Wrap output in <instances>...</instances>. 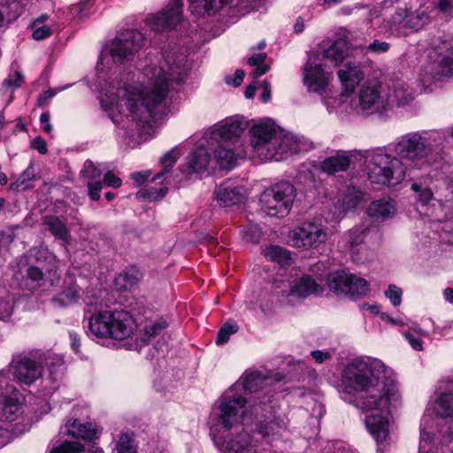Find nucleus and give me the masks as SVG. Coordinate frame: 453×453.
Listing matches in <instances>:
<instances>
[{
  "mask_svg": "<svg viewBox=\"0 0 453 453\" xmlns=\"http://www.w3.org/2000/svg\"><path fill=\"white\" fill-rule=\"evenodd\" d=\"M189 66L185 51L181 49L164 50L161 57L150 59L143 68L147 79L144 87L109 89L102 108L112 122L123 128L150 125L155 116L165 106L167 94L173 85H180L188 75Z\"/></svg>",
  "mask_w": 453,
  "mask_h": 453,
  "instance_id": "1",
  "label": "nucleus"
},
{
  "mask_svg": "<svg viewBox=\"0 0 453 453\" xmlns=\"http://www.w3.org/2000/svg\"><path fill=\"white\" fill-rule=\"evenodd\" d=\"M342 382L348 392H359L357 406L372 411L365 419L366 429L377 444L389 435L390 416L401 405L396 383L386 377V366L380 360L355 359L344 368Z\"/></svg>",
  "mask_w": 453,
  "mask_h": 453,
  "instance_id": "2",
  "label": "nucleus"
},
{
  "mask_svg": "<svg viewBox=\"0 0 453 453\" xmlns=\"http://www.w3.org/2000/svg\"><path fill=\"white\" fill-rule=\"evenodd\" d=\"M243 407L244 401L238 395L222 396L219 400L215 443L228 453H260L259 439L243 426L242 421L248 418Z\"/></svg>",
  "mask_w": 453,
  "mask_h": 453,
  "instance_id": "3",
  "label": "nucleus"
},
{
  "mask_svg": "<svg viewBox=\"0 0 453 453\" xmlns=\"http://www.w3.org/2000/svg\"><path fill=\"white\" fill-rule=\"evenodd\" d=\"M265 0H230L233 5L242 11L256 9ZM189 9L197 15H211L220 10L229 0H188ZM183 4L181 0H170L169 4L157 13L146 19L147 27L157 33L175 30L183 20Z\"/></svg>",
  "mask_w": 453,
  "mask_h": 453,
  "instance_id": "4",
  "label": "nucleus"
},
{
  "mask_svg": "<svg viewBox=\"0 0 453 453\" xmlns=\"http://www.w3.org/2000/svg\"><path fill=\"white\" fill-rule=\"evenodd\" d=\"M83 324L87 334L100 339L122 341L133 334L134 320L124 310H104L93 313L86 310Z\"/></svg>",
  "mask_w": 453,
  "mask_h": 453,
  "instance_id": "5",
  "label": "nucleus"
},
{
  "mask_svg": "<svg viewBox=\"0 0 453 453\" xmlns=\"http://www.w3.org/2000/svg\"><path fill=\"white\" fill-rule=\"evenodd\" d=\"M144 42L143 34L137 29L119 32L102 50L96 66L98 79H104L102 74L111 70L112 64L126 65L132 61L143 47Z\"/></svg>",
  "mask_w": 453,
  "mask_h": 453,
  "instance_id": "6",
  "label": "nucleus"
},
{
  "mask_svg": "<svg viewBox=\"0 0 453 453\" xmlns=\"http://www.w3.org/2000/svg\"><path fill=\"white\" fill-rule=\"evenodd\" d=\"M369 165L368 177L372 183L395 186L405 177L406 167L397 157L386 148H374L363 154Z\"/></svg>",
  "mask_w": 453,
  "mask_h": 453,
  "instance_id": "7",
  "label": "nucleus"
},
{
  "mask_svg": "<svg viewBox=\"0 0 453 453\" xmlns=\"http://www.w3.org/2000/svg\"><path fill=\"white\" fill-rule=\"evenodd\" d=\"M283 378L278 372L247 371L223 396H241L244 401L243 410L248 412L250 403L258 395L260 400H266V397H264L265 395L273 400V384L282 380Z\"/></svg>",
  "mask_w": 453,
  "mask_h": 453,
  "instance_id": "8",
  "label": "nucleus"
},
{
  "mask_svg": "<svg viewBox=\"0 0 453 453\" xmlns=\"http://www.w3.org/2000/svg\"><path fill=\"white\" fill-rule=\"evenodd\" d=\"M433 7L423 3L417 8H397L384 22V27L395 36H406L408 33H418L433 21Z\"/></svg>",
  "mask_w": 453,
  "mask_h": 453,
  "instance_id": "9",
  "label": "nucleus"
},
{
  "mask_svg": "<svg viewBox=\"0 0 453 453\" xmlns=\"http://www.w3.org/2000/svg\"><path fill=\"white\" fill-rule=\"evenodd\" d=\"M264 397L266 400H260L258 395L250 403L248 416L256 419L257 434L271 441L287 430L288 422L277 415L274 401L266 395Z\"/></svg>",
  "mask_w": 453,
  "mask_h": 453,
  "instance_id": "10",
  "label": "nucleus"
},
{
  "mask_svg": "<svg viewBox=\"0 0 453 453\" xmlns=\"http://www.w3.org/2000/svg\"><path fill=\"white\" fill-rule=\"evenodd\" d=\"M429 61L422 67L420 79L424 84L444 81L453 73V41L438 38L429 53Z\"/></svg>",
  "mask_w": 453,
  "mask_h": 453,
  "instance_id": "11",
  "label": "nucleus"
},
{
  "mask_svg": "<svg viewBox=\"0 0 453 453\" xmlns=\"http://www.w3.org/2000/svg\"><path fill=\"white\" fill-rule=\"evenodd\" d=\"M20 394L10 383L5 372H0V432L10 441L16 434L14 422L21 414Z\"/></svg>",
  "mask_w": 453,
  "mask_h": 453,
  "instance_id": "12",
  "label": "nucleus"
},
{
  "mask_svg": "<svg viewBox=\"0 0 453 453\" xmlns=\"http://www.w3.org/2000/svg\"><path fill=\"white\" fill-rule=\"evenodd\" d=\"M296 195V188L288 181H281L266 188L260 195L261 209L269 216H287Z\"/></svg>",
  "mask_w": 453,
  "mask_h": 453,
  "instance_id": "13",
  "label": "nucleus"
},
{
  "mask_svg": "<svg viewBox=\"0 0 453 453\" xmlns=\"http://www.w3.org/2000/svg\"><path fill=\"white\" fill-rule=\"evenodd\" d=\"M394 151L400 159H406L419 167L431 166L430 147L424 132H410L394 143Z\"/></svg>",
  "mask_w": 453,
  "mask_h": 453,
  "instance_id": "14",
  "label": "nucleus"
},
{
  "mask_svg": "<svg viewBox=\"0 0 453 453\" xmlns=\"http://www.w3.org/2000/svg\"><path fill=\"white\" fill-rule=\"evenodd\" d=\"M350 110L363 115L375 112L383 114L388 111V102L378 81H368L360 88L357 97L350 100Z\"/></svg>",
  "mask_w": 453,
  "mask_h": 453,
  "instance_id": "15",
  "label": "nucleus"
},
{
  "mask_svg": "<svg viewBox=\"0 0 453 453\" xmlns=\"http://www.w3.org/2000/svg\"><path fill=\"white\" fill-rule=\"evenodd\" d=\"M50 355L44 354L38 359H33L27 356L14 357L11 368L14 378L22 385L30 386L40 379L43 373L44 366L51 365L49 362Z\"/></svg>",
  "mask_w": 453,
  "mask_h": 453,
  "instance_id": "16",
  "label": "nucleus"
},
{
  "mask_svg": "<svg viewBox=\"0 0 453 453\" xmlns=\"http://www.w3.org/2000/svg\"><path fill=\"white\" fill-rule=\"evenodd\" d=\"M327 284L331 291L340 296L357 298L369 291L368 282L354 274L337 271L329 274Z\"/></svg>",
  "mask_w": 453,
  "mask_h": 453,
  "instance_id": "17",
  "label": "nucleus"
},
{
  "mask_svg": "<svg viewBox=\"0 0 453 453\" xmlns=\"http://www.w3.org/2000/svg\"><path fill=\"white\" fill-rule=\"evenodd\" d=\"M327 238V227L317 221H306L289 233V241L296 248H317Z\"/></svg>",
  "mask_w": 453,
  "mask_h": 453,
  "instance_id": "18",
  "label": "nucleus"
},
{
  "mask_svg": "<svg viewBox=\"0 0 453 453\" xmlns=\"http://www.w3.org/2000/svg\"><path fill=\"white\" fill-rule=\"evenodd\" d=\"M249 127V120L240 115L226 118L218 123L210 133V140L213 142H231L237 145L240 137Z\"/></svg>",
  "mask_w": 453,
  "mask_h": 453,
  "instance_id": "19",
  "label": "nucleus"
},
{
  "mask_svg": "<svg viewBox=\"0 0 453 453\" xmlns=\"http://www.w3.org/2000/svg\"><path fill=\"white\" fill-rule=\"evenodd\" d=\"M276 133L274 125L267 121H259L250 127L249 135L253 157L263 160L268 155V149L272 147V142H275Z\"/></svg>",
  "mask_w": 453,
  "mask_h": 453,
  "instance_id": "20",
  "label": "nucleus"
},
{
  "mask_svg": "<svg viewBox=\"0 0 453 453\" xmlns=\"http://www.w3.org/2000/svg\"><path fill=\"white\" fill-rule=\"evenodd\" d=\"M273 288L276 296L283 297L292 296L306 297L311 295H319L323 291V287L310 275L297 278L293 283L275 281Z\"/></svg>",
  "mask_w": 453,
  "mask_h": 453,
  "instance_id": "21",
  "label": "nucleus"
},
{
  "mask_svg": "<svg viewBox=\"0 0 453 453\" xmlns=\"http://www.w3.org/2000/svg\"><path fill=\"white\" fill-rule=\"evenodd\" d=\"M273 141L275 142H272V147L268 149V155L265 156L263 161H280L306 150L304 142L292 134H282L277 132Z\"/></svg>",
  "mask_w": 453,
  "mask_h": 453,
  "instance_id": "22",
  "label": "nucleus"
},
{
  "mask_svg": "<svg viewBox=\"0 0 453 453\" xmlns=\"http://www.w3.org/2000/svg\"><path fill=\"white\" fill-rule=\"evenodd\" d=\"M330 76L315 58H309L303 65V81L309 92L323 96L327 91Z\"/></svg>",
  "mask_w": 453,
  "mask_h": 453,
  "instance_id": "23",
  "label": "nucleus"
},
{
  "mask_svg": "<svg viewBox=\"0 0 453 453\" xmlns=\"http://www.w3.org/2000/svg\"><path fill=\"white\" fill-rule=\"evenodd\" d=\"M213 196L218 206L226 208L242 203L245 198V191L242 187L226 180L215 188Z\"/></svg>",
  "mask_w": 453,
  "mask_h": 453,
  "instance_id": "24",
  "label": "nucleus"
},
{
  "mask_svg": "<svg viewBox=\"0 0 453 453\" xmlns=\"http://www.w3.org/2000/svg\"><path fill=\"white\" fill-rule=\"evenodd\" d=\"M342 87L347 95L353 94L356 87L364 79V72L358 63L347 61L337 72Z\"/></svg>",
  "mask_w": 453,
  "mask_h": 453,
  "instance_id": "25",
  "label": "nucleus"
},
{
  "mask_svg": "<svg viewBox=\"0 0 453 453\" xmlns=\"http://www.w3.org/2000/svg\"><path fill=\"white\" fill-rule=\"evenodd\" d=\"M438 394L434 411L435 414L441 418L451 417L453 414V383L450 379L441 380L438 386Z\"/></svg>",
  "mask_w": 453,
  "mask_h": 453,
  "instance_id": "26",
  "label": "nucleus"
},
{
  "mask_svg": "<svg viewBox=\"0 0 453 453\" xmlns=\"http://www.w3.org/2000/svg\"><path fill=\"white\" fill-rule=\"evenodd\" d=\"M397 212L396 203L389 197L372 201L368 208V216L375 222H384L393 219Z\"/></svg>",
  "mask_w": 453,
  "mask_h": 453,
  "instance_id": "27",
  "label": "nucleus"
},
{
  "mask_svg": "<svg viewBox=\"0 0 453 453\" xmlns=\"http://www.w3.org/2000/svg\"><path fill=\"white\" fill-rule=\"evenodd\" d=\"M368 231L369 228L364 226L354 227L345 234L340 242L342 244V248L351 254L354 260H361L357 255Z\"/></svg>",
  "mask_w": 453,
  "mask_h": 453,
  "instance_id": "28",
  "label": "nucleus"
},
{
  "mask_svg": "<svg viewBox=\"0 0 453 453\" xmlns=\"http://www.w3.org/2000/svg\"><path fill=\"white\" fill-rule=\"evenodd\" d=\"M388 111L394 107H404L413 100L412 90L404 83H395L386 96Z\"/></svg>",
  "mask_w": 453,
  "mask_h": 453,
  "instance_id": "29",
  "label": "nucleus"
},
{
  "mask_svg": "<svg viewBox=\"0 0 453 453\" xmlns=\"http://www.w3.org/2000/svg\"><path fill=\"white\" fill-rule=\"evenodd\" d=\"M209 145L214 146V157L220 167L231 168L237 158L238 153L236 152V146L232 145L231 142H208Z\"/></svg>",
  "mask_w": 453,
  "mask_h": 453,
  "instance_id": "30",
  "label": "nucleus"
},
{
  "mask_svg": "<svg viewBox=\"0 0 453 453\" xmlns=\"http://www.w3.org/2000/svg\"><path fill=\"white\" fill-rule=\"evenodd\" d=\"M351 152L340 150L335 155L326 157L321 162V170L327 174H334L349 168Z\"/></svg>",
  "mask_w": 453,
  "mask_h": 453,
  "instance_id": "31",
  "label": "nucleus"
},
{
  "mask_svg": "<svg viewBox=\"0 0 453 453\" xmlns=\"http://www.w3.org/2000/svg\"><path fill=\"white\" fill-rule=\"evenodd\" d=\"M210 160V153L203 145H201L190 152L188 157L186 172L188 173L204 172Z\"/></svg>",
  "mask_w": 453,
  "mask_h": 453,
  "instance_id": "32",
  "label": "nucleus"
},
{
  "mask_svg": "<svg viewBox=\"0 0 453 453\" xmlns=\"http://www.w3.org/2000/svg\"><path fill=\"white\" fill-rule=\"evenodd\" d=\"M25 10L18 0H0V28L16 20Z\"/></svg>",
  "mask_w": 453,
  "mask_h": 453,
  "instance_id": "33",
  "label": "nucleus"
},
{
  "mask_svg": "<svg viewBox=\"0 0 453 453\" xmlns=\"http://www.w3.org/2000/svg\"><path fill=\"white\" fill-rule=\"evenodd\" d=\"M349 96L350 95H347L343 90V92L337 96L323 95L322 101L330 114L335 113L340 116H344L353 111L350 110V101H348Z\"/></svg>",
  "mask_w": 453,
  "mask_h": 453,
  "instance_id": "34",
  "label": "nucleus"
},
{
  "mask_svg": "<svg viewBox=\"0 0 453 453\" xmlns=\"http://www.w3.org/2000/svg\"><path fill=\"white\" fill-rule=\"evenodd\" d=\"M426 144L430 147V160L433 165L435 161L434 150L442 151L446 143H449L448 138L453 135V129L424 131Z\"/></svg>",
  "mask_w": 453,
  "mask_h": 453,
  "instance_id": "35",
  "label": "nucleus"
},
{
  "mask_svg": "<svg viewBox=\"0 0 453 453\" xmlns=\"http://www.w3.org/2000/svg\"><path fill=\"white\" fill-rule=\"evenodd\" d=\"M18 280L22 278L23 281L21 286L30 290H35L41 286V282L43 281V273L42 270L36 266L24 265L15 274Z\"/></svg>",
  "mask_w": 453,
  "mask_h": 453,
  "instance_id": "36",
  "label": "nucleus"
},
{
  "mask_svg": "<svg viewBox=\"0 0 453 453\" xmlns=\"http://www.w3.org/2000/svg\"><path fill=\"white\" fill-rule=\"evenodd\" d=\"M363 197V193L354 188L349 189L348 193L342 199L341 203L334 204L333 211L334 219L339 220L349 211L357 207Z\"/></svg>",
  "mask_w": 453,
  "mask_h": 453,
  "instance_id": "37",
  "label": "nucleus"
},
{
  "mask_svg": "<svg viewBox=\"0 0 453 453\" xmlns=\"http://www.w3.org/2000/svg\"><path fill=\"white\" fill-rule=\"evenodd\" d=\"M66 433L73 438L91 441L96 437V426L91 423H81L74 419L65 426Z\"/></svg>",
  "mask_w": 453,
  "mask_h": 453,
  "instance_id": "38",
  "label": "nucleus"
},
{
  "mask_svg": "<svg viewBox=\"0 0 453 453\" xmlns=\"http://www.w3.org/2000/svg\"><path fill=\"white\" fill-rule=\"evenodd\" d=\"M43 225L55 236L56 239L67 243L71 239V234L65 224L58 217L47 215L43 218Z\"/></svg>",
  "mask_w": 453,
  "mask_h": 453,
  "instance_id": "39",
  "label": "nucleus"
},
{
  "mask_svg": "<svg viewBox=\"0 0 453 453\" xmlns=\"http://www.w3.org/2000/svg\"><path fill=\"white\" fill-rule=\"evenodd\" d=\"M347 54V42L343 40H338L323 51L322 58L336 66L343 62Z\"/></svg>",
  "mask_w": 453,
  "mask_h": 453,
  "instance_id": "40",
  "label": "nucleus"
},
{
  "mask_svg": "<svg viewBox=\"0 0 453 453\" xmlns=\"http://www.w3.org/2000/svg\"><path fill=\"white\" fill-rule=\"evenodd\" d=\"M264 256L279 264L280 266H287L292 264V257L290 252L278 245L266 246L263 250Z\"/></svg>",
  "mask_w": 453,
  "mask_h": 453,
  "instance_id": "41",
  "label": "nucleus"
},
{
  "mask_svg": "<svg viewBox=\"0 0 453 453\" xmlns=\"http://www.w3.org/2000/svg\"><path fill=\"white\" fill-rule=\"evenodd\" d=\"M82 289L76 284L66 288L60 295L53 298V302L59 306H67L78 303L81 298Z\"/></svg>",
  "mask_w": 453,
  "mask_h": 453,
  "instance_id": "42",
  "label": "nucleus"
},
{
  "mask_svg": "<svg viewBox=\"0 0 453 453\" xmlns=\"http://www.w3.org/2000/svg\"><path fill=\"white\" fill-rule=\"evenodd\" d=\"M36 173L34 165L31 163L25 171L11 184V188L15 190H27L33 187Z\"/></svg>",
  "mask_w": 453,
  "mask_h": 453,
  "instance_id": "43",
  "label": "nucleus"
},
{
  "mask_svg": "<svg viewBox=\"0 0 453 453\" xmlns=\"http://www.w3.org/2000/svg\"><path fill=\"white\" fill-rule=\"evenodd\" d=\"M141 273L136 267H128L116 278V282L122 288H128L136 284Z\"/></svg>",
  "mask_w": 453,
  "mask_h": 453,
  "instance_id": "44",
  "label": "nucleus"
},
{
  "mask_svg": "<svg viewBox=\"0 0 453 453\" xmlns=\"http://www.w3.org/2000/svg\"><path fill=\"white\" fill-rule=\"evenodd\" d=\"M14 311V302L12 296L4 288L0 294V320L9 321Z\"/></svg>",
  "mask_w": 453,
  "mask_h": 453,
  "instance_id": "45",
  "label": "nucleus"
},
{
  "mask_svg": "<svg viewBox=\"0 0 453 453\" xmlns=\"http://www.w3.org/2000/svg\"><path fill=\"white\" fill-rule=\"evenodd\" d=\"M180 157L179 150L175 147L171 150L166 152L160 159V164L163 165L164 169L159 172L156 176L153 177V180L160 179L164 174H165L170 168H172L177 159Z\"/></svg>",
  "mask_w": 453,
  "mask_h": 453,
  "instance_id": "46",
  "label": "nucleus"
},
{
  "mask_svg": "<svg viewBox=\"0 0 453 453\" xmlns=\"http://www.w3.org/2000/svg\"><path fill=\"white\" fill-rule=\"evenodd\" d=\"M403 335L413 349L418 351L423 350L421 336L426 335V332L423 329L416 326L413 328V331L403 332Z\"/></svg>",
  "mask_w": 453,
  "mask_h": 453,
  "instance_id": "47",
  "label": "nucleus"
},
{
  "mask_svg": "<svg viewBox=\"0 0 453 453\" xmlns=\"http://www.w3.org/2000/svg\"><path fill=\"white\" fill-rule=\"evenodd\" d=\"M166 320L159 319L153 322L151 325L145 326L143 334L142 336V342H150L152 338L159 334L163 330L167 327Z\"/></svg>",
  "mask_w": 453,
  "mask_h": 453,
  "instance_id": "48",
  "label": "nucleus"
},
{
  "mask_svg": "<svg viewBox=\"0 0 453 453\" xmlns=\"http://www.w3.org/2000/svg\"><path fill=\"white\" fill-rule=\"evenodd\" d=\"M266 58L265 53L253 54L249 59L248 64L255 66L254 76L259 77L266 73L269 70V66L265 64Z\"/></svg>",
  "mask_w": 453,
  "mask_h": 453,
  "instance_id": "49",
  "label": "nucleus"
},
{
  "mask_svg": "<svg viewBox=\"0 0 453 453\" xmlns=\"http://www.w3.org/2000/svg\"><path fill=\"white\" fill-rule=\"evenodd\" d=\"M83 450V445L79 441H65L60 445L53 447L50 453H79Z\"/></svg>",
  "mask_w": 453,
  "mask_h": 453,
  "instance_id": "50",
  "label": "nucleus"
},
{
  "mask_svg": "<svg viewBox=\"0 0 453 453\" xmlns=\"http://www.w3.org/2000/svg\"><path fill=\"white\" fill-rule=\"evenodd\" d=\"M167 193L166 187H161L159 188H150L147 189H141L137 192L136 196L138 198H148L150 200H157L163 198Z\"/></svg>",
  "mask_w": 453,
  "mask_h": 453,
  "instance_id": "51",
  "label": "nucleus"
},
{
  "mask_svg": "<svg viewBox=\"0 0 453 453\" xmlns=\"http://www.w3.org/2000/svg\"><path fill=\"white\" fill-rule=\"evenodd\" d=\"M118 453H137L132 439L127 434H121L116 444Z\"/></svg>",
  "mask_w": 453,
  "mask_h": 453,
  "instance_id": "52",
  "label": "nucleus"
},
{
  "mask_svg": "<svg viewBox=\"0 0 453 453\" xmlns=\"http://www.w3.org/2000/svg\"><path fill=\"white\" fill-rule=\"evenodd\" d=\"M81 174L89 180L97 179L102 174V170L98 168L91 160H86Z\"/></svg>",
  "mask_w": 453,
  "mask_h": 453,
  "instance_id": "53",
  "label": "nucleus"
},
{
  "mask_svg": "<svg viewBox=\"0 0 453 453\" xmlns=\"http://www.w3.org/2000/svg\"><path fill=\"white\" fill-rule=\"evenodd\" d=\"M237 332V326L226 323L219 331L216 340L217 344H225L228 342L231 334Z\"/></svg>",
  "mask_w": 453,
  "mask_h": 453,
  "instance_id": "54",
  "label": "nucleus"
},
{
  "mask_svg": "<svg viewBox=\"0 0 453 453\" xmlns=\"http://www.w3.org/2000/svg\"><path fill=\"white\" fill-rule=\"evenodd\" d=\"M411 189L418 194V200L423 205H427L433 198L432 191L427 188H423L418 183H412Z\"/></svg>",
  "mask_w": 453,
  "mask_h": 453,
  "instance_id": "55",
  "label": "nucleus"
},
{
  "mask_svg": "<svg viewBox=\"0 0 453 453\" xmlns=\"http://www.w3.org/2000/svg\"><path fill=\"white\" fill-rule=\"evenodd\" d=\"M243 239L251 243H257L260 240L261 230L256 225H251L242 230Z\"/></svg>",
  "mask_w": 453,
  "mask_h": 453,
  "instance_id": "56",
  "label": "nucleus"
},
{
  "mask_svg": "<svg viewBox=\"0 0 453 453\" xmlns=\"http://www.w3.org/2000/svg\"><path fill=\"white\" fill-rule=\"evenodd\" d=\"M92 6L93 0H81L73 7L72 11L76 17L82 19L90 12Z\"/></svg>",
  "mask_w": 453,
  "mask_h": 453,
  "instance_id": "57",
  "label": "nucleus"
},
{
  "mask_svg": "<svg viewBox=\"0 0 453 453\" xmlns=\"http://www.w3.org/2000/svg\"><path fill=\"white\" fill-rule=\"evenodd\" d=\"M402 289L395 285H389L385 291V296L390 300L394 306H399L402 303Z\"/></svg>",
  "mask_w": 453,
  "mask_h": 453,
  "instance_id": "58",
  "label": "nucleus"
},
{
  "mask_svg": "<svg viewBox=\"0 0 453 453\" xmlns=\"http://www.w3.org/2000/svg\"><path fill=\"white\" fill-rule=\"evenodd\" d=\"M23 81V75L21 73L15 71L12 74H11L7 79H5L3 82L4 88L6 89L12 88L11 91H13V89L18 88L21 86Z\"/></svg>",
  "mask_w": 453,
  "mask_h": 453,
  "instance_id": "59",
  "label": "nucleus"
},
{
  "mask_svg": "<svg viewBox=\"0 0 453 453\" xmlns=\"http://www.w3.org/2000/svg\"><path fill=\"white\" fill-rule=\"evenodd\" d=\"M32 36L36 41L43 40L50 36L51 34V29L47 25L35 26V24H32Z\"/></svg>",
  "mask_w": 453,
  "mask_h": 453,
  "instance_id": "60",
  "label": "nucleus"
},
{
  "mask_svg": "<svg viewBox=\"0 0 453 453\" xmlns=\"http://www.w3.org/2000/svg\"><path fill=\"white\" fill-rule=\"evenodd\" d=\"M390 44L387 42L374 40L367 47V50L375 54H380L388 51Z\"/></svg>",
  "mask_w": 453,
  "mask_h": 453,
  "instance_id": "61",
  "label": "nucleus"
},
{
  "mask_svg": "<svg viewBox=\"0 0 453 453\" xmlns=\"http://www.w3.org/2000/svg\"><path fill=\"white\" fill-rule=\"evenodd\" d=\"M431 442V437L429 433L425 431V428H422L420 431V441H419V449L418 453H428V447Z\"/></svg>",
  "mask_w": 453,
  "mask_h": 453,
  "instance_id": "62",
  "label": "nucleus"
},
{
  "mask_svg": "<svg viewBox=\"0 0 453 453\" xmlns=\"http://www.w3.org/2000/svg\"><path fill=\"white\" fill-rule=\"evenodd\" d=\"M88 188L90 198L94 201H98L100 199V192L103 188L102 182H88Z\"/></svg>",
  "mask_w": 453,
  "mask_h": 453,
  "instance_id": "63",
  "label": "nucleus"
},
{
  "mask_svg": "<svg viewBox=\"0 0 453 453\" xmlns=\"http://www.w3.org/2000/svg\"><path fill=\"white\" fill-rule=\"evenodd\" d=\"M104 183L108 187L119 188L121 186L122 180L111 172H107L104 176Z\"/></svg>",
  "mask_w": 453,
  "mask_h": 453,
  "instance_id": "64",
  "label": "nucleus"
}]
</instances>
